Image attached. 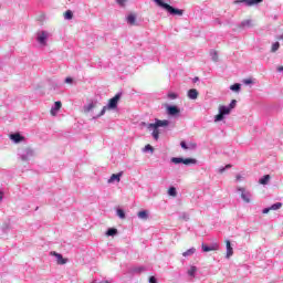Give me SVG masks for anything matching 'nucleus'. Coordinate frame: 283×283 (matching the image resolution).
I'll return each instance as SVG.
<instances>
[{
    "instance_id": "1",
    "label": "nucleus",
    "mask_w": 283,
    "mask_h": 283,
    "mask_svg": "<svg viewBox=\"0 0 283 283\" xmlns=\"http://www.w3.org/2000/svg\"><path fill=\"white\" fill-rule=\"evenodd\" d=\"M144 127H147V129L151 133V136L155 140H158L160 138V127H169V119H158L155 118V123H142Z\"/></svg>"
},
{
    "instance_id": "2",
    "label": "nucleus",
    "mask_w": 283,
    "mask_h": 283,
    "mask_svg": "<svg viewBox=\"0 0 283 283\" xmlns=\"http://www.w3.org/2000/svg\"><path fill=\"white\" fill-rule=\"evenodd\" d=\"M154 2L156 3V6H158V8H161V10L168 12L170 17H182V14H185V10L175 8L174 6L165 2L164 0H154Z\"/></svg>"
},
{
    "instance_id": "3",
    "label": "nucleus",
    "mask_w": 283,
    "mask_h": 283,
    "mask_svg": "<svg viewBox=\"0 0 283 283\" xmlns=\"http://www.w3.org/2000/svg\"><path fill=\"white\" fill-rule=\"evenodd\" d=\"M170 163H172L174 165H197L198 164V159L196 158H182V157H172L170 159Z\"/></svg>"
},
{
    "instance_id": "4",
    "label": "nucleus",
    "mask_w": 283,
    "mask_h": 283,
    "mask_svg": "<svg viewBox=\"0 0 283 283\" xmlns=\"http://www.w3.org/2000/svg\"><path fill=\"white\" fill-rule=\"evenodd\" d=\"M18 156L23 163H28V160L34 156V150H32V148L19 149Z\"/></svg>"
},
{
    "instance_id": "5",
    "label": "nucleus",
    "mask_w": 283,
    "mask_h": 283,
    "mask_svg": "<svg viewBox=\"0 0 283 283\" xmlns=\"http://www.w3.org/2000/svg\"><path fill=\"white\" fill-rule=\"evenodd\" d=\"M123 98V92H118L114 97L108 99L106 107L108 109H118V101Z\"/></svg>"
},
{
    "instance_id": "6",
    "label": "nucleus",
    "mask_w": 283,
    "mask_h": 283,
    "mask_svg": "<svg viewBox=\"0 0 283 283\" xmlns=\"http://www.w3.org/2000/svg\"><path fill=\"white\" fill-rule=\"evenodd\" d=\"M264 0H234L235 6H240V3H244L247 8H251L252 6H258L262 3Z\"/></svg>"
},
{
    "instance_id": "7",
    "label": "nucleus",
    "mask_w": 283,
    "mask_h": 283,
    "mask_svg": "<svg viewBox=\"0 0 283 283\" xmlns=\"http://www.w3.org/2000/svg\"><path fill=\"white\" fill-rule=\"evenodd\" d=\"M238 191H240L241 199L243 200V202L249 205L251 202V198H252L251 192L244 188H238Z\"/></svg>"
},
{
    "instance_id": "8",
    "label": "nucleus",
    "mask_w": 283,
    "mask_h": 283,
    "mask_svg": "<svg viewBox=\"0 0 283 283\" xmlns=\"http://www.w3.org/2000/svg\"><path fill=\"white\" fill-rule=\"evenodd\" d=\"M166 112L168 116H180V107L177 105H168Z\"/></svg>"
},
{
    "instance_id": "9",
    "label": "nucleus",
    "mask_w": 283,
    "mask_h": 283,
    "mask_svg": "<svg viewBox=\"0 0 283 283\" xmlns=\"http://www.w3.org/2000/svg\"><path fill=\"white\" fill-rule=\"evenodd\" d=\"M36 41H38V43H40V45H46L48 44V31H42L41 33H38Z\"/></svg>"
},
{
    "instance_id": "10",
    "label": "nucleus",
    "mask_w": 283,
    "mask_h": 283,
    "mask_svg": "<svg viewBox=\"0 0 283 283\" xmlns=\"http://www.w3.org/2000/svg\"><path fill=\"white\" fill-rule=\"evenodd\" d=\"M51 255H53V258H56L57 264H67V259H64L63 254L57 253L56 251H51Z\"/></svg>"
},
{
    "instance_id": "11",
    "label": "nucleus",
    "mask_w": 283,
    "mask_h": 283,
    "mask_svg": "<svg viewBox=\"0 0 283 283\" xmlns=\"http://www.w3.org/2000/svg\"><path fill=\"white\" fill-rule=\"evenodd\" d=\"M10 139L15 143H23V140H25V137H23V135H21L20 133H13L10 135Z\"/></svg>"
},
{
    "instance_id": "12",
    "label": "nucleus",
    "mask_w": 283,
    "mask_h": 283,
    "mask_svg": "<svg viewBox=\"0 0 283 283\" xmlns=\"http://www.w3.org/2000/svg\"><path fill=\"white\" fill-rule=\"evenodd\" d=\"M201 249H202L203 253H209V251H218L219 245L217 243H214L212 245H207V244L202 243Z\"/></svg>"
},
{
    "instance_id": "13",
    "label": "nucleus",
    "mask_w": 283,
    "mask_h": 283,
    "mask_svg": "<svg viewBox=\"0 0 283 283\" xmlns=\"http://www.w3.org/2000/svg\"><path fill=\"white\" fill-rule=\"evenodd\" d=\"M61 107H63V104L61 103V101L55 102L54 105L51 107V115L56 116Z\"/></svg>"
},
{
    "instance_id": "14",
    "label": "nucleus",
    "mask_w": 283,
    "mask_h": 283,
    "mask_svg": "<svg viewBox=\"0 0 283 283\" xmlns=\"http://www.w3.org/2000/svg\"><path fill=\"white\" fill-rule=\"evenodd\" d=\"M123 177V171L120 172H117V174H113L111 176V178L108 179V182L112 184V182H120V178Z\"/></svg>"
},
{
    "instance_id": "15",
    "label": "nucleus",
    "mask_w": 283,
    "mask_h": 283,
    "mask_svg": "<svg viewBox=\"0 0 283 283\" xmlns=\"http://www.w3.org/2000/svg\"><path fill=\"white\" fill-rule=\"evenodd\" d=\"M137 218H139V220H149V211L148 210H140L137 213Z\"/></svg>"
},
{
    "instance_id": "16",
    "label": "nucleus",
    "mask_w": 283,
    "mask_h": 283,
    "mask_svg": "<svg viewBox=\"0 0 283 283\" xmlns=\"http://www.w3.org/2000/svg\"><path fill=\"white\" fill-rule=\"evenodd\" d=\"M226 249H227L226 258H230L231 255H233V247H231V241L229 240L226 241Z\"/></svg>"
},
{
    "instance_id": "17",
    "label": "nucleus",
    "mask_w": 283,
    "mask_h": 283,
    "mask_svg": "<svg viewBox=\"0 0 283 283\" xmlns=\"http://www.w3.org/2000/svg\"><path fill=\"white\" fill-rule=\"evenodd\" d=\"M188 98H190V101H196V98H198V90L190 88L188 91Z\"/></svg>"
},
{
    "instance_id": "18",
    "label": "nucleus",
    "mask_w": 283,
    "mask_h": 283,
    "mask_svg": "<svg viewBox=\"0 0 283 283\" xmlns=\"http://www.w3.org/2000/svg\"><path fill=\"white\" fill-rule=\"evenodd\" d=\"M97 105V102H91L87 105H84V112L85 114H90V112H92Z\"/></svg>"
},
{
    "instance_id": "19",
    "label": "nucleus",
    "mask_w": 283,
    "mask_h": 283,
    "mask_svg": "<svg viewBox=\"0 0 283 283\" xmlns=\"http://www.w3.org/2000/svg\"><path fill=\"white\" fill-rule=\"evenodd\" d=\"M126 21H127L128 25H136V14L129 13L126 17Z\"/></svg>"
},
{
    "instance_id": "20",
    "label": "nucleus",
    "mask_w": 283,
    "mask_h": 283,
    "mask_svg": "<svg viewBox=\"0 0 283 283\" xmlns=\"http://www.w3.org/2000/svg\"><path fill=\"white\" fill-rule=\"evenodd\" d=\"M239 28H241V30H244V28H253V21H251V20H243L239 24Z\"/></svg>"
},
{
    "instance_id": "21",
    "label": "nucleus",
    "mask_w": 283,
    "mask_h": 283,
    "mask_svg": "<svg viewBox=\"0 0 283 283\" xmlns=\"http://www.w3.org/2000/svg\"><path fill=\"white\" fill-rule=\"evenodd\" d=\"M219 112L223 116H229V114H231V108H229V106L221 105V106H219Z\"/></svg>"
},
{
    "instance_id": "22",
    "label": "nucleus",
    "mask_w": 283,
    "mask_h": 283,
    "mask_svg": "<svg viewBox=\"0 0 283 283\" xmlns=\"http://www.w3.org/2000/svg\"><path fill=\"white\" fill-rule=\"evenodd\" d=\"M145 271H147V268L142 265V266L132 268L130 273L140 274V273H145Z\"/></svg>"
},
{
    "instance_id": "23",
    "label": "nucleus",
    "mask_w": 283,
    "mask_h": 283,
    "mask_svg": "<svg viewBox=\"0 0 283 283\" xmlns=\"http://www.w3.org/2000/svg\"><path fill=\"white\" fill-rule=\"evenodd\" d=\"M106 235L109 238H114V235H118V229L116 228H108L106 231Z\"/></svg>"
},
{
    "instance_id": "24",
    "label": "nucleus",
    "mask_w": 283,
    "mask_h": 283,
    "mask_svg": "<svg viewBox=\"0 0 283 283\" xmlns=\"http://www.w3.org/2000/svg\"><path fill=\"white\" fill-rule=\"evenodd\" d=\"M271 180V175H264L259 179L260 185H269V181Z\"/></svg>"
},
{
    "instance_id": "25",
    "label": "nucleus",
    "mask_w": 283,
    "mask_h": 283,
    "mask_svg": "<svg viewBox=\"0 0 283 283\" xmlns=\"http://www.w3.org/2000/svg\"><path fill=\"white\" fill-rule=\"evenodd\" d=\"M107 109H109V108H107V106H104L102 108V111L99 112V114H97L96 116H93V120L101 118V116H105V113L107 112Z\"/></svg>"
},
{
    "instance_id": "26",
    "label": "nucleus",
    "mask_w": 283,
    "mask_h": 283,
    "mask_svg": "<svg viewBox=\"0 0 283 283\" xmlns=\"http://www.w3.org/2000/svg\"><path fill=\"white\" fill-rule=\"evenodd\" d=\"M193 253H196V248H190V249H188L187 251H185L182 253V256L184 258H189L190 255H193Z\"/></svg>"
},
{
    "instance_id": "27",
    "label": "nucleus",
    "mask_w": 283,
    "mask_h": 283,
    "mask_svg": "<svg viewBox=\"0 0 283 283\" xmlns=\"http://www.w3.org/2000/svg\"><path fill=\"white\" fill-rule=\"evenodd\" d=\"M198 272V268L192 265L189 270H188V275L190 277H196V273Z\"/></svg>"
},
{
    "instance_id": "28",
    "label": "nucleus",
    "mask_w": 283,
    "mask_h": 283,
    "mask_svg": "<svg viewBox=\"0 0 283 283\" xmlns=\"http://www.w3.org/2000/svg\"><path fill=\"white\" fill-rule=\"evenodd\" d=\"M64 19L66 21H72V19H74V13L72 12V10H67L65 13H64Z\"/></svg>"
},
{
    "instance_id": "29",
    "label": "nucleus",
    "mask_w": 283,
    "mask_h": 283,
    "mask_svg": "<svg viewBox=\"0 0 283 283\" xmlns=\"http://www.w3.org/2000/svg\"><path fill=\"white\" fill-rule=\"evenodd\" d=\"M231 92H240L242 90V85L240 83H234L230 86Z\"/></svg>"
},
{
    "instance_id": "30",
    "label": "nucleus",
    "mask_w": 283,
    "mask_h": 283,
    "mask_svg": "<svg viewBox=\"0 0 283 283\" xmlns=\"http://www.w3.org/2000/svg\"><path fill=\"white\" fill-rule=\"evenodd\" d=\"M168 196H171L172 198H176V196H178V191L176 190V187L171 186L168 189Z\"/></svg>"
},
{
    "instance_id": "31",
    "label": "nucleus",
    "mask_w": 283,
    "mask_h": 283,
    "mask_svg": "<svg viewBox=\"0 0 283 283\" xmlns=\"http://www.w3.org/2000/svg\"><path fill=\"white\" fill-rule=\"evenodd\" d=\"M116 213H117L118 218H120V220H125V210L118 208L116 210Z\"/></svg>"
},
{
    "instance_id": "32",
    "label": "nucleus",
    "mask_w": 283,
    "mask_h": 283,
    "mask_svg": "<svg viewBox=\"0 0 283 283\" xmlns=\"http://www.w3.org/2000/svg\"><path fill=\"white\" fill-rule=\"evenodd\" d=\"M221 120H224V115L219 112V114L214 116V123H220Z\"/></svg>"
},
{
    "instance_id": "33",
    "label": "nucleus",
    "mask_w": 283,
    "mask_h": 283,
    "mask_svg": "<svg viewBox=\"0 0 283 283\" xmlns=\"http://www.w3.org/2000/svg\"><path fill=\"white\" fill-rule=\"evenodd\" d=\"M270 208L272 211H277V209H282V202L273 203Z\"/></svg>"
},
{
    "instance_id": "34",
    "label": "nucleus",
    "mask_w": 283,
    "mask_h": 283,
    "mask_svg": "<svg viewBox=\"0 0 283 283\" xmlns=\"http://www.w3.org/2000/svg\"><path fill=\"white\" fill-rule=\"evenodd\" d=\"M277 50H280V42H274V43L272 44L271 52H272V53H275V52H277Z\"/></svg>"
},
{
    "instance_id": "35",
    "label": "nucleus",
    "mask_w": 283,
    "mask_h": 283,
    "mask_svg": "<svg viewBox=\"0 0 283 283\" xmlns=\"http://www.w3.org/2000/svg\"><path fill=\"white\" fill-rule=\"evenodd\" d=\"M210 56L214 63H218V52L217 51H210Z\"/></svg>"
},
{
    "instance_id": "36",
    "label": "nucleus",
    "mask_w": 283,
    "mask_h": 283,
    "mask_svg": "<svg viewBox=\"0 0 283 283\" xmlns=\"http://www.w3.org/2000/svg\"><path fill=\"white\" fill-rule=\"evenodd\" d=\"M235 105H238V101H235V99H232L231 102H230V104H229V109H230V112H231V109H235Z\"/></svg>"
},
{
    "instance_id": "37",
    "label": "nucleus",
    "mask_w": 283,
    "mask_h": 283,
    "mask_svg": "<svg viewBox=\"0 0 283 283\" xmlns=\"http://www.w3.org/2000/svg\"><path fill=\"white\" fill-rule=\"evenodd\" d=\"M143 151H150L151 154H154V146L147 144V145L144 147Z\"/></svg>"
},
{
    "instance_id": "38",
    "label": "nucleus",
    "mask_w": 283,
    "mask_h": 283,
    "mask_svg": "<svg viewBox=\"0 0 283 283\" xmlns=\"http://www.w3.org/2000/svg\"><path fill=\"white\" fill-rule=\"evenodd\" d=\"M168 98H170V101H176V98H178V94L177 93H168Z\"/></svg>"
},
{
    "instance_id": "39",
    "label": "nucleus",
    "mask_w": 283,
    "mask_h": 283,
    "mask_svg": "<svg viewBox=\"0 0 283 283\" xmlns=\"http://www.w3.org/2000/svg\"><path fill=\"white\" fill-rule=\"evenodd\" d=\"M116 4L119 6L120 8H125V3H127V0H115Z\"/></svg>"
},
{
    "instance_id": "40",
    "label": "nucleus",
    "mask_w": 283,
    "mask_h": 283,
    "mask_svg": "<svg viewBox=\"0 0 283 283\" xmlns=\"http://www.w3.org/2000/svg\"><path fill=\"white\" fill-rule=\"evenodd\" d=\"M231 167L232 166L230 164H228V165H226V167L219 168V174H224L226 169H231Z\"/></svg>"
},
{
    "instance_id": "41",
    "label": "nucleus",
    "mask_w": 283,
    "mask_h": 283,
    "mask_svg": "<svg viewBox=\"0 0 283 283\" xmlns=\"http://www.w3.org/2000/svg\"><path fill=\"white\" fill-rule=\"evenodd\" d=\"M242 83H243L244 85H251V84H253V80H251V78H245V80L242 81Z\"/></svg>"
},
{
    "instance_id": "42",
    "label": "nucleus",
    "mask_w": 283,
    "mask_h": 283,
    "mask_svg": "<svg viewBox=\"0 0 283 283\" xmlns=\"http://www.w3.org/2000/svg\"><path fill=\"white\" fill-rule=\"evenodd\" d=\"M180 147H181V149H189V146L187 145V142H185V140H182L180 143Z\"/></svg>"
},
{
    "instance_id": "43",
    "label": "nucleus",
    "mask_w": 283,
    "mask_h": 283,
    "mask_svg": "<svg viewBox=\"0 0 283 283\" xmlns=\"http://www.w3.org/2000/svg\"><path fill=\"white\" fill-rule=\"evenodd\" d=\"M64 83H67V84L72 85V83H74V78H72V77H66V78L64 80Z\"/></svg>"
},
{
    "instance_id": "44",
    "label": "nucleus",
    "mask_w": 283,
    "mask_h": 283,
    "mask_svg": "<svg viewBox=\"0 0 283 283\" xmlns=\"http://www.w3.org/2000/svg\"><path fill=\"white\" fill-rule=\"evenodd\" d=\"M148 282L149 283H158V279H156V276H150Z\"/></svg>"
},
{
    "instance_id": "45",
    "label": "nucleus",
    "mask_w": 283,
    "mask_h": 283,
    "mask_svg": "<svg viewBox=\"0 0 283 283\" xmlns=\"http://www.w3.org/2000/svg\"><path fill=\"white\" fill-rule=\"evenodd\" d=\"M269 211H272L271 207L264 208V209L262 210V213L266 214V213H269Z\"/></svg>"
},
{
    "instance_id": "46",
    "label": "nucleus",
    "mask_w": 283,
    "mask_h": 283,
    "mask_svg": "<svg viewBox=\"0 0 283 283\" xmlns=\"http://www.w3.org/2000/svg\"><path fill=\"white\" fill-rule=\"evenodd\" d=\"M214 23H218V25H222V22H220V19L218 18L214 20Z\"/></svg>"
},
{
    "instance_id": "47",
    "label": "nucleus",
    "mask_w": 283,
    "mask_h": 283,
    "mask_svg": "<svg viewBox=\"0 0 283 283\" xmlns=\"http://www.w3.org/2000/svg\"><path fill=\"white\" fill-rule=\"evenodd\" d=\"M277 72H283V66H279Z\"/></svg>"
},
{
    "instance_id": "48",
    "label": "nucleus",
    "mask_w": 283,
    "mask_h": 283,
    "mask_svg": "<svg viewBox=\"0 0 283 283\" xmlns=\"http://www.w3.org/2000/svg\"><path fill=\"white\" fill-rule=\"evenodd\" d=\"M3 200V192H0V202Z\"/></svg>"
},
{
    "instance_id": "49",
    "label": "nucleus",
    "mask_w": 283,
    "mask_h": 283,
    "mask_svg": "<svg viewBox=\"0 0 283 283\" xmlns=\"http://www.w3.org/2000/svg\"><path fill=\"white\" fill-rule=\"evenodd\" d=\"M184 220H189V216L184 214Z\"/></svg>"
},
{
    "instance_id": "50",
    "label": "nucleus",
    "mask_w": 283,
    "mask_h": 283,
    "mask_svg": "<svg viewBox=\"0 0 283 283\" xmlns=\"http://www.w3.org/2000/svg\"><path fill=\"white\" fill-rule=\"evenodd\" d=\"M198 81H200L199 77H195V78H193V83H196V82H198Z\"/></svg>"
},
{
    "instance_id": "51",
    "label": "nucleus",
    "mask_w": 283,
    "mask_h": 283,
    "mask_svg": "<svg viewBox=\"0 0 283 283\" xmlns=\"http://www.w3.org/2000/svg\"><path fill=\"white\" fill-rule=\"evenodd\" d=\"M237 180H240V175L237 176Z\"/></svg>"
},
{
    "instance_id": "52",
    "label": "nucleus",
    "mask_w": 283,
    "mask_h": 283,
    "mask_svg": "<svg viewBox=\"0 0 283 283\" xmlns=\"http://www.w3.org/2000/svg\"><path fill=\"white\" fill-rule=\"evenodd\" d=\"M59 85H60V84H59V83H56V87H59Z\"/></svg>"
}]
</instances>
